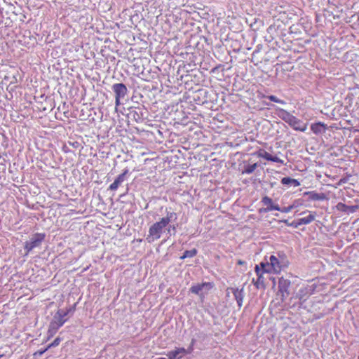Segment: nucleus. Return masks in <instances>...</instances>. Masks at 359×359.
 Listing matches in <instances>:
<instances>
[{
	"label": "nucleus",
	"mask_w": 359,
	"mask_h": 359,
	"mask_svg": "<svg viewBox=\"0 0 359 359\" xmlns=\"http://www.w3.org/2000/svg\"><path fill=\"white\" fill-rule=\"evenodd\" d=\"M257 163L245 164L244 163L242 168H238L242 174H251L257 168Z\"/></svg>",
	"instance_id": "f3484780"
},
{
	"label": "nucleus",
	"mask_w": 359,
	"mask_h": 359,
	"mask_svg": "<svg viewBox=\"0 0 359 359\" xmlns=\"http://www.w3.org/2000/svg\"><path fill=\"white\" fill-rule=\"evenodd\" d=\"M281 183L283 184H284V185H291V186H293L294 187H298V186L300 185L299 182H298L297 180L292 179V178H290V177H283L281 180Z\"/></svg>",
	"instance_id": "a211bd4d"
},
{
	"label": "nucleus",
	"mask_w": 359,
	"mask_h": 359,
	"mask_svg": "<svg viewBox=\"0 0 359 359\" xmlns=\"http://www.w3.org/2000/svg\"><path fill=\"white\" fill-rule=\"evenodd\" d=\"M197 254L196 249H192L191 250H186L183 255L180 257L181 259H184L185 258H191L196 256Z\"/></svg>",
	"instance_id": "412c9836"
},
{
	"label": "nucleus",
	"mask_w": 359,
	"mask_h": 359,
	"mask_svg": "<svg viewBox=\"0 0 359 359\" xmlns=\"http://www.w3.org/2000/svg\"><path fill=\"white\" fill-rule=\"evenodd\" d=\"M226 291V295L229 297H232V298L236 301L238 306L241 307L242 306L243 299V288L238 289L234 287H229Z\"/></svg>",
	"instance_id": "423d86ee"
},
{
	"label": "nucleus",
	"mask_w": 359,
	"mask_h": 359,
	"mask_svg": "<svg viewBox=\"0 0 359 359\" xmlns=\"http://www.w3.org/2000/svg\"><path fill=\"white\" fill-rule=\"evenodd\" d=\"M290 282L283 278H281L278 280V290L282 293V300L285 298V293L289 294L288 288L290 287Z\"/></svg>",
	"instance_id": "9b49d317"
},
{
	"label": "nucleus",
	"mask_w": 359,
	"mask_h": 359,
	"mask_svg": "<svg viewBox=\"0 0 359 359\" xmlns=\"http://www.w3.org/2000/svg\"><path fill=\"white\" fill-rule=\"evenodd\" d=\"M314 220V215L312 214H309V215L301 219V222L298 223V224H302L304 223V224L310 223Z\"/></svg>",
	"instance_id": "4be33fe9"
},
{
	"label": "nucleus",
	"mask_w": 359,
	"mask_h": 359,
	"mask_svg": "<svg viewBox=\"0 0 359 359\" xmlns=\"http://www.w3.org/2000/svg\"><path fill=\"white\" fill-rule=\"evenodd\" d=\"M359 359V358H358Z\"/></svg>",
	"instance_id": "c9c22d12"
},
{
	"label": "nucleus",
	"mask_w": 359,
	"mask_h": 359,
	"mask_svg": "<svg viewBox=\"0 0 359 359\" xmlns=\"http://www.w3.org/2000/svg\"><path fill=\"white\" fill-rule=\"evenodd\" d=\"M336 208L339 211H343V212H348V205H346V204H344L342 203H339L337 205H336Z\"/></svg>",
	"instance_id": "5701e85b"
},
{
	"label": "nucleus",
	"mask_w": 359,
	"mask_h": 359,
	"mask_svg": "<svg viewBox=\"0 0 359 359\" xmlns=\"http://www.w3.org/2000/svg\"><path fill=\"white\" fill-rule=\"evenodd\" d=\"M76 304H74L72 307H69L66 309L65 311H63V313H66V316L69 313H73L75 311Z\"/></svg>",
	"instance_id": "bb28decb"
},
{
	"label": "nucleus",
	"mask_w": 359,
	"mask_h": 359,
	"mask_svg": "<svg viewBox=\"0 0 359 359\" xmlns=\"http://www.w3.org/2000/svg\"><path fill=\"white\" fill-rule=\"evenodd\" d=\"M61 342V338L60 337H57L54 339V341L50 344L49 345H48V348H50L51 347H55V346H57Z\"/></svg>",
	"instance_id": "b1692460"
},
{
	"label": "nucleus",
	"mask_w": 359,
	"mask_h": 359,
	"mask_svg": "<svg viewBox=\"0 0 359 359\" xmlns=\"http://www.w3.org/2000/svg\"><path fill=\"white\" fill-rule=\"evenodd\" d=\"M115 93L116 104H120V99L123 98L128 92L126 86L123 83H115L112 86Z\"/></svg>",
	"instance_id": "1a4fd4ad"
},
{
	"label": "nucleus",
	"mask_w": 359,
	"mask_h": 359,
	"mask_svg": "<svg viewBox=\"0 0 359 359\" xmlns=\"http://www.w3.org/2000/svg\"><path fill=\"white\" fill-rule=\"evenodd\" d=\"M259 156H261L262 158H263L267 161H269L276 162V163H280L281 164H284V162L283 160L280 159L277 156H273L272 155H271L269 153H268L266 151H262L259 153Z\"/></svg>",
	"instance_id": "dca6fc26"
},
{
	"label": "nucleus",
	"mask_w": 359,
	"mask_h": 359,
	"mask_svg": "<svg viewBox=\"0 0 359 359\" xmlns=\"http://www.w3.org/2000/svg\"><path fill=\"white\" fill-rule=\"evenodd\" d=\"M353 236L354 237H359V227L356 229V231L353 232Z\"/></svg>",
	"instance_id": "c756f323"
},
{
	"label": "nucleus",
	"mask_w": 359,
	"mask_h": 359,
	"mask_svg": "<svg viewBox=\"0 0 359 359\" xmlns=\"http://www.w3.org/2000/svg\"><path fill=\"white\" fill-rule=\"evenodd\" d=\"M3 356H4V354L0 353V358H2Z\"/></svg>",
	"instance_id": "f704fd0d"
},
{
	"label": "nucleus",
	"mask_w": 359,
	"mask_h": 359,
	"mask_svg": "<svg viewBox=\"0 0 359 359\" xmlns=\"http://www.w3.org/2000/svg\"><path fill=\"white\" fill-rule=\"evenodd\" d=\"M238 264H243V261H241V260H238Z\"/></svg>",
	"instance_id": "473e14b6"
},
{
	"label": "nucleus",
	"mask_w": 359,
	"mask_h": 359,
	"mask_svg": "<svg viewBox=\"0 0 359 359\" xmlns=\"http://www.w3.org/2000/svg\"><path fill=\"white\" fill-rule=\"evenodd\" d=\"M262 202L264 204V205L266 207V210L268 211L280 210V208L278 206V205L273 204L272 199L268 196L263 197Z\"/></svg>",
	"instance_id": "ddd939ff"
},
{
	"label": "nucleus",
	"mask_w": 359,
	"mask_h": 359,
	"mask_svg": "<svg viewBox=\"0 0 359 359\" xmlns=\"http://www.w3.org/2000/svg\"><path fill=\"white\" fill-rule=\"evenodd\" d=\"M255 272H256L257 275L258 276V278H257V281L255 283V285H257V287H259V285H264L263 276H262V273H260V269L258 265L255 266Z\"/></svg>",
	"instance_id": "6ab92c4d"
},
{
	"label": "nucleus",
	"mask_w": 359,
	"mask_h": 359,
	"mask_svg": "<svg viewBox=\"0 0 359 359\" xmlns=\"http://www.w3.org/2000/svg\"><path fill=\"white\" fill-rule=\"evenodd\" d=\"M268 99H269L271 101H273V102H275L277 103L285 104V102L283 100L278 99L277 97H276L274 95L268 96Z\"/></svg>",
	"instance_id": "393cba45"
},
{
	"label": "nucleus",
	"mask_w": 359,
	"mask_h": 359,
	"mask_svg": "<svg viewBox=\"0 0 359 359\" xmlns=\"http://www.w3.org/2000/svg\"><path fill=\"white\" fill-rule=\"evenodd\" d=\"M278 116L287 123H288L292 128H293L294 130L302 132L306 131L307 125L302 123L301 120L297 118L288 111L284 109H280L278 112Z\"/></svg>",
	"instance_id": "f257e3e1"
},
{
	"label": "nucleus",
	"mask_w": 359,
	"mask_h": 359,
	"mask_svg": "<svg viewBox=\"0 0 359 359\" xmlns=\"http://www.w3.org/2000/svg\"><path fill=\"white\" fill-rule=\"evenodd\" d=\"M194 340L193 339L191 345L188 347V348H185L184 347H177L174 350L168 351L166 353V355L169 359H182L184 355L187 354H190L193 351V346H194Z\"/></svg>",
	"instance_id": "7ed1b4c3"
},
{
	"label": "nucleus",
	"mask_w": 359,
	"mask_h": 359,
	"mask_svg": "<svg viewBox=\"0 0 359 359\" xmlns=\"http://www.w3.org/2000/svg\"><path fill=\"white\" fill-rule=\"evenodd\" d=\"M128 170H125L123 173L118 175V177L115 179L114 182L111 184L109 187V189L111 191H116L118 187L122 184V182L125 180L126 175L128 174Z\"/></svg>",
	"instance_id": "9d476101"
},
{
	"label": "nucleus",
	"mask_w": 359,
	"mask_h": 359,
	"mask_svg": "<svg viewBox=\"0 0 359 359\" xmlns=\"http://www.w3.org/2000/svg\"><path fill=\"white\" fill-rule=\"evenodd\" d=\"M308 196L310 201H324L327 200L326 194L324 193H316L315 191H306L304 193V196Z\"/></svg>",
	"instance_id": "f8f14e48"
},
{
	"label": "nucleus",
	"mask_w": 359,
	"mask_h": 359,
	"mask_svg": "<svg viewBox=\"0 0 359 359\" xmlns=\"http://www.w3.org/2000/svg\"><path fill=\"white\" fill-rule=\"evenodd\" d=\"M260 269V273H271L273 272L269 262L264 263L261 262L259 265H258Z\"/></svg>",
	"instance_id": "aec40b11"
},
{
	"label": "nucleus",
	"mask_w": 359,
	"mask_h": 359,
	"mask_svg": "<svg viewBox=\"0 0 359 359\" xmlns=\"http://www.w3.org/2000/svg\"><path fill=\"white\" fill-rule=\"evenodd\" d=\"M212 287V283L210 282L203 283L201 284L192 285L190 288V291L194 294L201 295L203 294V292H204V293H208Z\"/></svg>",
	"instance_id": "6e6552de"
},
{
	"label": "nucleus",
	"mask_w": 359,
	"mask_h": 359,
	"mask_svg": "<svg viewBox=\"0 0 359 359\" xmlns=\"http://www.w3.org/2000/svg\"><path fill=\"white\" fill-rule=\"evenodd\" d=\"M48 347H46V348L44 349H41V350H39L37 351H36L34 353V355L36 356V355H43L46 351H48Z\"/></svg>",
	"instance_id": "cd10ccee"
},
{
	"label": "nucleus",
	"mask_w": 359,
	"mask_h": 359,
	"mask_svg": "<svg viewBox=\"0 0 359 359\" xmlns=\"http://www.w3.org/2000/svg\"><path fill=\"white\" fill-rule=\"evenodd\" d=\"M320 229V231H321L322 232H325V231L327 230V226L323 225V226H321Z\"/></svg>",
	"instance_id": "7c9ffc66"
},
{
	"label": "nucleus",
	"mask_w": 359,
	"mask_h": 359,
	"mask_svg": "<svg viewBox=\"0 0 359 359\" xmlns=\"http://www.w3.org/2000/svg\"><path fill=\"white\" fill-rule=\"evenodd\" d=\"M358 208L357 205H348V212H353Z\"/></svg>",
	"instance_id": "c85d7f7f"
},
{
	"label": "nucleus",
	"mask_w": 359,
	"mask_h": 359,
	"mask_svg": "<svg viewBox=\"0 0 359 359\" xmlns=\"http://www.w3.org/2000/svg\"><path fill=\"white\" fill-rule=\"evenodd\" d=\"M327 125L322 122L316 123L311 126V130L316 135H319L325 133Z\"/></svg>",
	"instance_id": "2eb2a0df"
},
{
	"label": "nucleus",
	"mask_w": 359,
	"mask_h": 359,
	"mask_svg": "<svg viewBox=\"0 0 359 359\" xmlns=\"http://www.w3.org/2000/svg\"><path fill=\"white\" fill-rule=\"evenodd\" d=\"M66 316V313H63L62 310H58L53 320L50 323L49 327L48 330V334L49 339L50 337H53L57 332L60 327H61L67 321V319L65 318Z\"/></svg>",
	"instance_id": "f03ea898"
},
{
	"label": "nucleus",
	"mask_w": 359,
	"mask_h": 359,
	"mask_svg": "<svg viewBox=\"0 0 359 359\" xmlns=\"http://www.w3.org/2000/svg\"><path fill=\"white\" fill-rule=\"evenodd\" d=\"M156 359H169V358H158Z\"/></svg>",
	"instance_id": "72a5a7b5"
},
{
	"label": "nucleus",
	"mask_w": 359,
	"mask_h": 359,
	"mask_svg": "<svg viewBox=\"0 0 359 359\" xmlns=\"http://www.w3.org/2000/svg\"><path fill=\"white\" fill-rule=\"evenodd\" d=\"M167 226H151L147 240L149 243L160 238L163 229Z\"/></svg>",
	"instance_id": "0eeeda50"
},
{
	"label": "nucleus",
	"mask_w": 359,
	"mask_h": 359,
	"mask_svg": "<svg viewBox=\"0 0 359 359\" xmlns=\"http://www.w3.org/2000/svg\"><path fill=\"white\" fill-rule=\"evenodd\" d=\"M294 208V205H290L288 207H284L283 208H280V211L283 212H289L292 210V209Z\"/></svg>",
	"instance_id": "a878e982"
},
{
	"label": "nucleus",
	"mask_w": 359,
	"mask_h": 359,
	"mask_svg": "<svg viewBox=\"0 0 359 359\" xmlns=\"http://www.w3.org/2000/svg\"><path fill=\"white\" fill-rule=\"evenodd\" d=\"M241 156V154H238V153H237V154H236L234 155V157H235V158H237L238 159H239V158H240Z\"/></svg>",
	"instance_id": "2f4dec72"
},
{
	"label": "nucleus",
	"mask_w": 359,
	"mask_h": 359,
	"mask_svg": "<svg viewBox=\"0 0 359 359\" xmlns=\"http://www.w3.org/2000/svg\"><path fill=\"white\" fill-rule=\"evenodd\" d=\"M287 261L285 259L283 255H280L278 254V257L271 255L269 258V264L271 270L275 273H279L283 268L287 266Z\"/></svg>",
	"instance_id": "20e7f679"
},
{
	"label": "nucleus",
	"mask_w": 359,
	"mask_h": 359,
	"mask_svg": "<svg viewBox=\"0 0 359 359\" xmlns=\"http://www.w3.org/2000/svg\"><path fill=\"white\" fill-rule=\"evenodd\" d=\"M46 235L42 233H36L32 236L29 241L25 243V250L28 254L34 248L39 247L45 239Z\"/></svg>",
	"instance_id": "39448f33"
},
{
	"label": "nucleus",
	"mask_w": 359,
	"mask_h": 359,
	"mask_svg": "<svg viewBox=\"0 0 359 359\" xmlns=\"http://www.w3.org/2000/svg\"><path fill=\"white\" fill-rule=\"evenodd\" d=\"M177 219V215L172 211H167V215L163 217L161 220L156 222L155 224H168L170 222H173Z\"/></svg>",
	"instance_id": "4468645a"
}]
</instances>
